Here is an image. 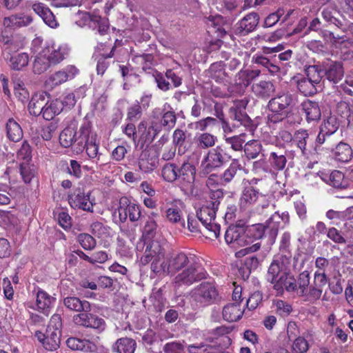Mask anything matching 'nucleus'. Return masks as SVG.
I'll return each instance as SVG.
<instances>
[{
    "label": "nucleus",
    "instance_id": "nucleus-53",
    "mask_svg": "<svg viewBox=\"0 0 353 353\" xmlns=\"http://www.w3.org/2000/svg\"><path fill=\"white\" fill-rule=\"evenodd\" d=\"M19 170L23 181L26 183H30L35 176V170L34 166L30 165L28 163H23L20 164Z\"/></svg>",
    "mask_w": 353,
    "mask_h": 353
},
{
    "label": "nucleus",
    "instance_id": "nucleus-32",
    "mask_svg": "<svg viewBox=\"0 0 353 353\" xmlns=\"http://www.w3.org/2000/svg\"><path fill=\"white\" fill-rule=\"evenodd\" d=\"M324 72L330 81L337 83L344 76L343 64L341 62H334Z\"/></svg>",
    "mask_w": 353,
    "mask_h": 353
},
{
    "label": "nucleus",
    "instance_id": "nucleus-44",
    "mask_svg": "<svg viewBox=\"0 0 353 353\" xmlns=\"http://www.w3.org/2000/svg\"><path fill=\"white\" fill-rule=\"evenodd\" d=\"M76 136L77 132L73 128H65L59 135L60 144L64 148L70 147L72 145Z\"/></svg>",
    "mask_w": 353,
    "mask_h": 353
},
{
    "label": "nucleus",
    "instance_id": "nucleus-1",
    "mask_svg": "<svg viewBox=\"0 0 353 353\" xmlns=\"http://www.w3.org/2000/svg\"><path fill=\"white\" fill-rule=\"evenodd\" d=\"M192 259L184 252L173 253L168 258L167 274L174 275L179 272L174 278L179 286L190 285L206 278L207 272Z\"/></svg>",
    "mask_w": 353,
    "mask_h": 353
},
{
    "label": "nucleus",
    "instance_id": "nucleus-55",
    "mask_svg": "<svg viewBox=\"0 0 353 353\" xmlns=\"http://www.w3.org/2000/svg\"><path fill=\"white\" fill-rule=\"evenodd\" d=\"M86 153L90 159L97 158L99 154V144L97 143V135L92 134L90 139L87 141Z\"/></svg>",
    "mask_w": 353,
    "mask_h": 353
},
{
    "label": "nucleus",
    "instance_id": "nucleus-50",
    "mask_svg": "<svg viewBox=\"0 0 353 353\" xmlns=\"http://www.w3.org/2000/svg\"><path fill=\"white\" fill-rule=\"evenodd\" d=\"M77 15L79 19L77 20L76 23L81 27L88 26L92 28L94 21L99 19L98 14L88 12H79Z\"/></svg>",
    "mask_w": 353,
    "mask_h": 353
},
{
    "label": "nucleus",
    "instance_id": "nucleus-52",
    "mask_svg": "<svg viewBox=\"0 0 353 353\" xmlns=\"http://www.w3.org/2000/svg\"><path fill=\"white\" fill-rule=\"evenodd\" d=\"M225 141L234 151H241L245 143L244 134L235 135L232 137L225 136Z\"/></svg>",
    "mask_w": 353,
    "mask_h": 353
},
{
    "label": "nucleus",
    "instance_id": "nucleus-28",
    "mask_svg": "<svg viewBox=\"0 0 353 353\" xmlns=\"http://www.w3.org/2000/svg\"><path fill=\"white\" fill-rule=\"evenodd\" d=\"M69 202L72 207L78 208L85 211H90L92 207V203L90 201L89 194H85V193L80 192L70 196Z\"/></svg>",
    "mask_w": 353,
    "mask_h": 353
},
{
    "label": "nucleus",
    "instance_id": "nucleus-43",
    "mask_svg": "<svg viewBox=\"0 0 353 353\" xmlns=\"http://www.w3.org/2000/svg\"><path fill=\"white\" fill-rule=\"evenodd\" d=\"M244 152L248 159H255L262 151V145L257 140H252L244 145Z\"/></svg>",
    "mask_w": 353,
    "mask_h": 353
},
{
    "label": "nucleus",
    "instance_id": "nucleus-16",
    "mask_svg": "<svg viewBox=\"0 0 353 353\" xmlns=\"http://www.w3.org/2000/svg\"><path fill=\"white\" fill-rule=\"evenodd\" d=\"M259 16L252 12L246 14L234 27L236 34L244 36L254 30L259 24Z\"/></svg>",
    "mask_w": 353,
    "mask_h": 353
},
{
    "label": "nucleus",
    "instance_id": "nucleus-45",
    "mask_svg": "<svg viewBox=\"0 0 353 353\" xmlns=\"http://www.w3.org/2000/svg\"><path fill=\"white\" fill-rule=\"evenodd\" d=\"M326 216L330 220L353 221V206L348 208L343 212L330 210L327 212Z\"/></svg>",
    "mask_w": 353,
    "mask_h": 353
},
{
    "label": "nucleus",
    "instance_id": "nucleus-25",
    "mask_svg": "<svg viewBox=\"0 0 353 353\" xmlns=\"http://www.w3.org/2000/svg\"><path fill=\"white\" fill-rule=\"evenodd\" d=\"M333 157L335 160L341 163L349 162L353 157V151L351 146L344 142H340L333 150Z\"/></svg>",
    "mask_w": 353,
    "mask_h": 353
},
{
    "label": "nucleus",
    "instance_id": "nucleus-31",
    "mask_svg": "<svg viewBox=\"0 0 353 353\" xmlns=\"http://www.w3.org/2000/svg\"><path fill=\"white\" fill-rule=\"evenodd\" d=\"M225 66L223 61L211 64L208 70L211 79L219 83L226 81L229 76L225 70Z\"/></svg>",
    "mask_w": 353,
    "mask_h": 353
},
{
    "label": "nucleus",
    "instance_id": "nucleus-12",
    "mask_svg": "<svg viewBox=\"0 0 353 353\" xmlns=\"http://www.w3.org/2000/svg\"><path fill=\"white\" fill-rule=\"evenodd\" d=\"M187 222V230L192 233H201L210 239H216L220 234V225L215 222Z\"/></svg>",
    "mask_w": 353,
    "mask_h": 353
},
{
    "label": "nucleus",
    "instance_id": "nucleus-24",
    "mask_svg": "<svg viewBox=\"0 0 353 353\" xmlns=\"http://www.w3.org/2000/svg\"><path fill=\"white\" fill-rule=\"evenodd\" d=\"M32 21V18L31 16L20 13L5 17L3 23L6 28H21L28 26Z\"/></svg>",
    "mask_w": 353,
    "mask_h": 353
},
{
    "label": "nucleus",
    "instance_id": "nucleus-13",
    "mask_svg": "<svg viewBox=\"0 0 353 353\" xmlns=\"http://www.w3.org/2000/svg\"><path fill=\"white\" fill-rule=\"evenodd\" d=\"M339 121L334 116L329 117L319 128V134L316 138L314 150L317 151L318 147L321 146L325 141L326 138L330 137L339 128Z\"/></svg>",
    "mask_w": 353,
    "mask_h": 353
},
{
    "label": "nucleus",
    "instance_id": "nucleus-21",
    "mask_svg": "<svg viewBox=\"0 0 353 353\" xmlns=\"http://www.w3.org/2000/svg\"><path fill=\"white\" fill-rule=\"evenodd\" d=\"M63 305L68 310L76 312H90V303L86 300H81L77 296H68L63 299Z\"/></svg>",
    "mask_w": 353,
    "mask_h": 353
},
{
    "label": "nucleus",
    "instance_id": "nucleus-3",
    "mask_svg": "<svg viewBox=\"0 0 353 353\" xmlns=\"http://www.w3.org/2000/svg\"><path fill=\"white\" fill-rule=\"evenodd\" d=\"M308 239L301 236L299 238L297 253L294 257V266L301 272L298 279L299 288L297 293L301 296L307 295L309 292V254Z\"/></svg>",
    "mask_w": 353,
    "mask_h": 353
},
{
    "label": "nucleus",
    "instance_id": "nucleus-58",
    "mask_svg": "<svg viewBox=\"0 0 353 353\" xmlns=\"http://www.w3.org/2000/svg\"><path fill=\"white\" fill-rule=\"evenodd\" d=\"M139 168L145 173L153 171L157 167V161L153 159L141 157L139 160Z\"/></svg>",
    "mask_w": 353,
    "mask_h": 353
},
{
    "label": "nucleus",
    "instance_id": "nucleus-56",
    "mask_svg": "<svg viewBox=\"0 0 353 353\" xmlns=\"http://www.w3.org/2000/svg\"><path fill=\"white\" fill-rule=\"evenodd\" d=\"M114 49L115 48L113 47L109 54H106L105 56L102 55L99 58L97 65V74L103 75L105 73V70L110 65V62L108 61V59L113 56Z\"/></svg>",
    "mask_w": 353,
    "mask_h": 353
},
{
    "label": "nucleus",
    "instance_id": "nucleus-7",
    "mask_svg": "<svg viewBox=\"0 0 353 353\" xmlns=\"http://www.w3.org/2000/svg\"><path fill=\"white\" fill-rule=\"evenodd\" d=\"M196 175L195 166L185 161L181 166H178L177 181L184 194L188 196L196 197L199 195L194 181Z\"/></svg>",
    "mask_w": 353,
    "mask_h": 353
},
{
    "label": "nucleus",
    "instance_id": "nucleus-4",
    "mask_svg": "<svg viewBox=\"0 0 353 353\" xmlns=\"http://www.w3.org/2000/svg\"><path fill=\"white\" fill-rule=\"evenodd\" d=\"M292 102V95L288 92L278 94L268 102V109L271 112L268 116V121L272 123L284 122L292 123L290 119L291 112L289 107Z\"/></svg>",
    "mask_w": 353,
    "mask_h": 353
},
{
    "label": "nucleus",
    "instance_id": "nucleus-30",
    "mask_svg": "<svg viewBox=\"0 0 353 353\" xmlns=\"http://www.w3.org/2000/svg\"><path fill=\"white\" fill-rule=\"evenodd\" d=\"M6 135L8 139L18 142L23 138V130L20 125L13 119L10 118L6 123Z\"/></svg>",
    "mask_w": 353,
    "mask_h": 353
},
{
    "label": "nucleus",
    "instance_id": "nucleus-57",
    "mask_svg": "<svg viewBox=\"0 0 353 353\" xmlns=\"http://www.w3.org/2000/svg\"><path fill=\"white\" fill-rule=\"evenodd\" d=\"M143 108L138 101L128 110L127 118L132 122L137 121L142 115Z\"/></svg>",
    "mask_w": 353,
    "mask_h": 353
},
{
    "label": "nucleus",
    "instance_id": "nucleus-54",
    "mask_svg": "<svg viewBox=\"0 0 353 353\" xmlns=\"http://www.w3.org/2000/svg\"><path fill=\"white\" fill-rule=\"evenodd\" d=\"M151 263V270L156 274H167L168 259L165 261L164 257H156L152 259Z\"/></svg>",
    "mask_w": 353,
    "mask_h": 353
},
{
    "label": "nucleus",
    "instance_id": "nucleus-42",
    "mask_svg": "<svg viewBox=\"0 0 353 353\" xmlns=\"http://www.w3.org/2000/svg\"><path fill=\"white\" fill-rule=\"evenodd\" d=\"M332 34V39H334V44L336 46L339 44V48L341 50V53L343 54V59H350L353 58V51L351 50H347L344 52H343V48H348L353 46V41L351 39H345L343 37H335L334 34Z\"/></svg>",
    "mask_w": 353,
    "mask_h": 353
},
{
    "label": "nucleus",
    "instance_id": "nucleus-63",
    "mask_svg": "<svg viewBox=\"0 0 353 353\" xmlns=\"http://www.w3.org/2000/svg\"><path fill=\"white\" fill-rule=\"evenodd\" d=\"M79 91L76 90L74 92H70L63 97V99H61L62 103V110L64 107L67 108H71L74 106L77 103V97H79Z\"/></svg>",
    "mask_w": 353,
    "mask_h": 353
},
{
    "label": "nucleus",
    "instance_id": "nucleus-18",
    "mask_svg": "<svg viewBox=\"0 0 353 353\" xmlns=\"http://www.w3.org/2000/svg\"><path fill=\"white\" fill-rule=\"evenodd\" d=\"M49 94L46 92L35 93L29 102L28 110L30 114L39 116L42 114L45 108L46 99L49 98Z\"/></svg>",
    "mask_w": 353,
    "mask_h": 353
},
{
    "label": "nucleus",
    "instance_id": "nucleus-10",
    "mask_svg": "<svg viewBox=\"0 0 353 353\" xmlns=\"http://www.w3.org/2000/svg\"><path fill=\"white\" fill-rule=\"evenodd\" d=\"M194 296L196 301L203 305H208L216 301L219 294L213 284L205 282L195 289Z\"/></svg>",
    "mask_w": 353,
    "mask_h": 353
},
{
    "label": "nucleus",
    "instance_id": "nucleus-36",
    "mask_svg": "<svg viewBox=\"0 0 353 353\" xmlns=\"http://www.w3.org/2000/svg\"><path fill=\"white\" fill-rule=\"evenodd\" d=\"M259 194V192L252 186L245 188L240 199L241 207L246 208L255 203L258 199Z\"/></svg>",
    "mask_w": 353,
    "mask_h": 353
},
{
    "label": "nucleus",
    "instance_id": "nucleus-46",
    "mask_svg": "<svg viewBox=\"0 0 353 353\" xmlns=\"http://www.w3.org/2000/svg\"><path fill=\"white\" fill-rule=\"evenodd\" d=\"M307 65L305 66V71L307 77H309ZM296 81L297 89L301 94L307 97L309 95V78L305 77L303 75H299L294 77Z\"/></svg>",
    "mask_w": 353,
    "mask_h": 353
},
{
    "label": "nucleus",
    "instance_id": "nucleus-38",
    "mask_svg": "<svg viewBox=\"0 0 353 353\" xmlns=\"http://www.w3.org/2000/svg\"><path fill=\"white\" fill-rule=\"evenodd\" d=\"M10 67L14 70H21L27 66L29 62V56L26 52L12 55L8 58Z\"/></svg>",
    "mask_w": 353,
    "mask_h": 353
},
{
    "label": "nucleus",
    "instance_id": "nucleus-64",
    "mask_svg": "<svg viewBox=\"0 0 353 353\" xmlns=\"http://www.w3.org/2000/svg\"><path fill=\"white\" fill-rule=\"evenodd\" d=\"M66 172L76 179H80L82 176L81 164L76 160L71 159L70 164L66 168Z\"/></svg>",
    "mask_w": 353,
    "mask_h": 353
},
{
    "label": "nucleus",
    "instance_id": "nucleus-39",
    "mask_svg": "<svg viewBox=\"0 0 353 353\" xmlns=\"http://www.w3.org/2000/svg\"><path fill=\"white\" fill-rule=\"evenodd\" d=\"M230 114L232 119L239 122L240 125L245 126L248 130L251 131L254 129L252 121L245 112L230 109Z\"/></svg>",
    "mask_w": 353,
    "mask_h": 353
},
{
    "label": "nucleus",
    "instance_id": "nucleus-19",
    "mask_svg": "<svg viewBox=\"0 0 353 353\" xmlns=\"http://www.w3.org/2000/svg\"><path fill=\"white\" fill-rule=\"evenodd\" d=\"M67 346L72 350H79L84 352H94L97 350L96 345L86 339H80L76 337H70L66 341Z\"/></svg>",
    "mask_w": 353,
    "mask_h": 353
},
{
    "label": "nucleus",
    "instance_id": "nucleus-23",
    "mask_svg": "<svg viewBox=\"0 0 353 353\" xmlns=\"http://www.w3.org/2000/svg\"><path fill=\"white\" fill-rule=\"evenodd\" d=\"M252 90L257 97L268 99L273 94L275 88L271 81L261 80L252 85Z\"/></svg>",
    "mask_w": 353,
    "mask_h": 353
},
{
    "label": "nucleus",
    "instance_id": "nucleus-29",
    "mask_svg": "<svg viewBox=\"0 0 353 353\" xmlns=\"http://www.w3.org/2000/svg\"><path fill=\"white\" fill-rule=\"evenodd\" d=\"M267 228L268 225L261 223H257L246 228L245 227L246 239L250 241V244L253 243V240L261 239L264 236Z\"/></svg>",
    "mask_w": 353,
    "mask_h": 353
},
{
    "label": "nucleus",
    "instance_id": "nucleus-14",
    "mask_svg": "<svg viewBox=\"0 0 353 353\" xmlns=\"http://www.w3.org/2000/svg\"><path fill=\"white\" fill-rule=\"evenodd\" d=\"M61 334V331H55L54 330H52L46 328L45 333L37 331L35 332V336L46 350L52 351L59 347Z\"/></svg>",
    "mask_w": 353,
    "mask_h": 353
},
{
    "label": "nucleus",
    "instance_id": "nucleus-22",
    "mask_svg": "<svg viewBox=\"0 0 353 353\" xmlns=\"http://www.w3.org/2000/svg\"><path fill=\"white\" fill-rule=\"evenodd\" d=\"M137 348V342L129 337L118 339L112 346V351L115 353H134Z\"/></svg>",
    "mask_w": 353,
    "mask_h": 353
},
{
    "label": "nucleus",
    "instance_id": "nucleus-37",
    "mask_svg": "<svg viewBox=\"0 0 353 353\" xmlns=\"http://www.w3.org/2000/svg\"><path fill=\"white\" fill-rule=\"evenodd\" d=\"M43 54V52L41 50L34 59L33 63V72L35 74H42L48 70L52 65L48 59H47V57Z\"/></svg>",
    "mask_w": 353,
    "mask_h": 353
},
{
    "label": "nucleus",
    "instance_id": "nucleus-47",
    "mask_svg": "<svg viewBox=\"0 0 353 353\" xmlns=\"http://www.w3.org/2000/svg\"><path fill=\"white\" fill-rule=\"evenodd\" d=\"M216 141V137L208 132L200 134L196 138V143L199 148L203 149H206L214 146Z\"/></svg>",
    "mask_w": 353,
    "mask_h": 353
},
{
    "label": "nucleus",
    "instance_id": "nucleus-8",
    "mask_svg": "<svg viewBox=\"0 0 353 353\" xmlns=\"http://www.w3.org/2000/svg\"><path fill=\"white\" fill-rule=\"evenodd\" d=\"M0 42L3 57L6 60L23 47V39L18 34H10L8 30H2Z\"/></svg>",
    "mask_w": 353,
    "mask_h": 353
},
{
    "label": "nucleus",
    "instance_id": "nucleus-17",
    "mask_svg": "<svg viewBox=\"0 0 353 353\" xmlns=\"http://www.w3.org/2000/svg\"><path fill=\"white\" fill-rule=\"evenodd\" d=\"M165 250L158 241L152 240L148 241L143 255L140 259V263L143 265L148 264L156 257H164Z\"/></svg>",
    "mask_w": 353,
    "mask_h": 353
},
{
    "label": "nucleus",
    "instance_id": "nucleus-33",
    "mask_svg": "<svg viewBox=\"0 0 353 353\" xmlns=\"http://www.w3.org/2000/svg\"><path fill=\"white\" fill-rule=\"evenodd\" d=\"M120 221H138L141 217L140 207L137 205H130L128 208H118Z\"/></svg>",
    "mask_w": 353,
    "mask_h": 353
},
{
    "label": "nucleus",
    "instance_id": "nucleus-35",
    "mask_svg": "<svg viewBox=\"0 0 353 353\" xmlns=\"http://www.w3.org/2000/svg\"><path fill=\"white\" fill-rule=\"evenodd\" d=\"M217 210L216 201H212L209 205L201 207L196 211L199 221H214Z\"/></svg>",
    "mask_w": 353,
    "mask_h": 353
},
{
    "label": "nucleus",
    "instance_id": "nucleus-49",
    "mask_svg": "<svg viewBox=\"0 0 353 353\" xmlns=\"http://www.w3.org/2000/svg\"><path fill=\"white\" fill-rule=\"evenodd\" d=\"M308 138V133L306 130H299L294 134V141L296 143L297 147L301 150L302 154L307 157V141Z\"/></svg>",
    "mask_w": 353,
    "mask_h": 353
},
{
    "label": "nucleus",
    "instance_id": "nucleus-9",
    "mask_svg": "<svg viewBox=\"0 0 353 353\" xmlns=\"http://www.w3.org/2000/svg\"><path fill=\"white\" fill-rule=\"evenodd\" d=\"M73 321L78 325L92 328L97 330L99 332L104 331L106 327L104 319L92 314L90 312H82L74 315Z\"/></svg>",
    "mask_w": 353,
    "mask_h": 353
},
{
    "label": "nucleus",
    "instance_id": "nucleus-15",
    "mask_svg": "<svg viewBox=\"0 0 353 353\" xmlns=\"http://www.w3.org/2000/svg\"><path fill=\"white\" fill-rule=\"evenodd\" d=\"M326 183L340 189L347 188L349 185L345 174L340 170H333L330 173L325 171H319L315 173Z\"/></svg>",
    "mask_w": 353,
    "mask_h": 353
},
{
    "label": "nucleus",
    "instance_id": "nucleus-40",
    "mask_svg": "<svg viewBox=\"0 0 353 353\" xmlns=\"http://www.w3.org/2000/svg\"><path fill=\"white\" fill-rule=\"evenodd\" d=\"M241 165L237 159H232L228 168L220 176L222 183H228L234 179L238 170H241Z\"/></svg>",
    "mask_w": 353,
    "mask_h": 353
},
{
    "label": "nucleus",
    "instance_id": "nucleus-6",
    "mask_svg": "<svg viewBox=\"0 0 353 353\" xmlns=\"http://www.w3.org/2000/svg\"><path fill=\"white\" fill-rule=\"evenodd\" d=\"M232 159L223 145H218L208 150L200 165V174L205 176L212 172L222 168Z\"/></svg>",
    "mask_w": 353,
    "mask_h": 353
},
{
    "label": "nucleus",
    "instance_id": "nucleus-59",
    "mask_svg": "<svg viewBox=\"0 0 353 353\" xmlns=\"http://www.w3.org/2000/svg\"><path fill=\"white\" fill-rule=\"evenodd\" d=\"M78 240L82 248L86 250H93L97 245L95 239L88 234H79Z\"/></svg>",
    "mask_w": 353,
    "mask_h": 353
},
{
    "label": "nucleus",
    "instance_id": "nucleus-51",
    "mask_svg": "<svg viewBox=\"0 0 353 353\" xmlns=\"http://www.w3.org/2000/svg\"><path fill=\"white\" fill-rule=\"evenodd\" d=\"M270 162L272 168L276 170H283L286 165L287 159L284 154L276 152L270 153Z\"/></svg>",
    "mask_w": 353,
    "mask_h": 353
},
{
    "label": "nucleus",
    "instance_id": "nucleus-61",
    "mask_svg": "<svg viewBox=\"0 0 353 353\" xmlns=\"http://www.w3.org/2000/svg\"><path fill=\"white\" fill-rule=\"evenodd\" d=\"M173 143L180 149L183 147L185 148V143L187 139V134L185 131L181 129H176L173 133Z\"/></svg>",
    "mask_w": 353,
    "mask_h": 353
},
{
    "label": "nucleus",
    "instance_id": "nucleus-27",
    "mask_svg": "<svg viewBox=\"0 0 353 353\" xmlns=\"http://www.w3.org/2000/svg\"><path fill=\"white\" fill-rule=\"evenodd\" d=\"M161 125L168 130L173 128L176 122V115L173 108L165 103L161 112Z\"/></svg>",
    "mask_w": 353,
    "mask_h": 353
},
{
    "label": "nucleus",
    "instance_id": "nucleus-62",
    "mask_svg": "<svg viewBox=\"0 0 353 353\" xmlns=\"http://www.w3.org/2000/svg\"><path fill=\"white\" fill-rule=\"evenodd\" d=\"M157 225L156 222H145L143 230V239H146L148 241H151V239L157 233Z\"/></svg>",
    "mask_w": 353,
    "mask_h": 353
},
{
    "label": "nucleus",
    "instance_id": "nucleus-11",
    "mask_svg": "<svg viewBox=\"0 0 353 353\" xmlns=\"http://www.w3.org/2000/svg\"><path fill=\"white\" fill-rule=\"evenodd\" d=\"M44 56L50 61L52 65H57L63 61L69 54L70 48L67 44L55 45L54 43H46L41 50Z\"/></svg>",
    "mask_w": 353,
    "mask_h": 353
},
{
    "label": "nucleus",
    "instance_id": "nucleus-34",
    "mask_svg": "<svg viewBox=\"0 0 353 353\" xmlns=\"http://www.w3.org/2000/svg\"><path fill=\"white\" fill-rule=\"evenodd\" d=\"M185 215H187L185 206L181 201H176L167 210V217L169 221H181L184 219Z\"/></svg>",
    "mask_w": 353,
    "mask_h": 353
},
{
    "label": "nucleus",
    "instance_id": "nucleus-5",
    "mask_svg": "<svg viewBox=\"0 0 353 353\" xmlns=\"http://www.w3.org/2000/svg\"><path fill=\"white\" fill-rule=\"evenodd\" d=\"M225 239L228 244H232L234 247L236 245L245 246V248L236 252V255L237 256L256 252L261 248V243L259 242L249 245L250 241L246 239L244 224H231L225 232Z\"/></svg>",
    "mask_w": 353,
    "mask_h": 353
},
{
    "label": "nucleus",
    "instance_id": "nucleus-60",
    "mask_svg": "<svg viewBox=\"0 0 353 353\" xmlns=\"http://www.w3.org/2000/svg\"><path fill=\"white\" fill-rule=\"evenodd\" d=\"M185 348L184 341H173L167 343L163 346L164 353H183Z\"/></svg>",
    "mask_w": 353,
    "mask_h": 353
},
{
    "label": "nucleus",
    "instance_id": "nucleus-20",
    "mask_svg": "<svg viewBox=\"0 0 353 353\" xmlns=\"http://www.w3.org/2000/svg\"><path fill=\"white\" fill-rule=\"evenodd\" d=\"M244 312V305L241 307L240 303H232L226 305L223 308V318L229 322H234L239 320Z\"/></svg>",
    "mask_w": 353,
    "mask_h": 353
},
{
    "label": "nucleus",
    "instance_id": "nucleus-41",
    "mask_svg": "<svg viewBox=\"0 0 353 353\" xmlns=\"http://www.w3.org/2000/svg\"><path fill=\"white\" fill-rule=\"evenodd\" d=\"M56 301V299L50 296L43 290H39L37 294V305L39 309L45 310L50 308Z\"/></svg>",
    "mask_w": 353,
    "mask_h": 353
},
{
    "label": "nucleus",
    "instance_id": "nucleus-26",
    "mask_svg": "<svg viewBox=\"0 0 353 353\" xmlns=\"http://www.w3.org/2000/svg\"><path fill=\"white\" fill-rule=\"evenodd\" d=\"M62 112V103L60 99L49 101L46 99L45 108L43 110V118L50 121Z\"/></svg>",
    "mask_w": 353,
    "mask_h": 353
},
{
    "label": "nucleus",
    "instance_id": "nucleus-48",
    "mask_svg": "<svg viewBox=\"0 0 353 353\" xmlns=\"http://www.w3.org/2000/svg\"><path fill=\"white\" fill-rule=\"evenodd\" d=\"M178 166L174 163H166L162 168L161 175L168 182L177 181Z\"/></svg>",
    "mask_w": 353,
    "mask_h": 353
},
{
    "label": "nucleus",
    "instance_id": "nucleus-2",
    "mask_svg": "<svg viewBox=\"0 0 353 353\" xmlns=\"http://www.w3.org/2000/svg\"><path fill=\"white\" fill-rule=\"evenodd\" d=\"M290 259L281 255L275 257L270 263L266 279L273 284V288L278 295H281L284 290L293 292L296 288V282L290 273Z\"/></svg>",
    "mask_w": 353,
    "mask_h": 353
}]
</instances>
